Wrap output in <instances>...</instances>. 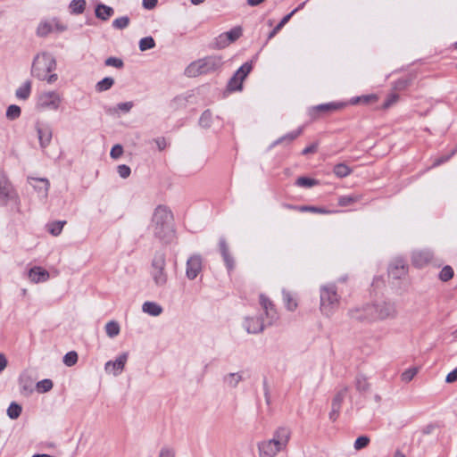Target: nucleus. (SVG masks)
I'll return each instance as SVG.
<instances>
[{
  "label": "nucleus",
  "mask_w": 457,
  "mask_h": 457,
  "mask_svg": "<svg viewBox=\"0 0 457 457\" xmlns=\"http://www.w3.org/2000/svg\"><path fill=\"white\" fill-rule=\"evenodd\" d=\"M291 438V430L287 427L275 429L270 439L260 441L257 444L260 457H276L287 450Z\"/></svg>",
  "instance_id": "f257e3e1"
},
{
  "label": "nucleus",
  "mask_w": 457,
  "mask_h": 457,
  "mask_svg": "<svg viewBox=\"0 0 457 457\" xmlns=\"http://www.w3.org/2000/svg\"><path fill=\"white\" fill-rule=\"evenodd\" d=\"M173 215L164 205H158L153 213L149 228L160 240H169L173 235Z\"/></svg>",
  "instance_id": "f03ea898"
},
{
  "label": "nucleus",
  "mask_w": 457,
  "mask_h": 457,
  "mask_svg": "<svg viewBox=\"0 0 457 457\" xmlns=\"http://www.w3.org/2000/svg\"><path fill=\"white\" fill-rule=\"evenodd\" d=\"M56 68V61L54 57L47 53L37 54L31 67L32 76L40 80H46L47 83L52 84L57 80V74L52 73Z\"/></svg>",
  "instance_id": "7ed1b4c3"
},
{
  "label": "nucleus",
  "mask_w": 457,
  "mask_h": 457,
  "mask_svg": "<svg viewBox=\"0 0 457 457\" xmlns=\"http://www.w3.org/2000/svg\"><path fill=\"white\" fill-rule=\"evenodd\" d=\"M222 59L218 55L207 56L191 62L185 70V74L189 78L208 74L220 69Z\"/></svg>",
  "instance_id": "20e7f679"
},
{
  "label": "nucleus",
  "mask_w": 457,
  "mask_h": 457,
  "mask_svg": "<svg viewBox=\"0 0 457 457\" xmlns=\"http://www.w3.org/2000/svg\"><path fill=\"white\" fill-rule=\"evenodd\" d=\"M320 312L326 316H331L339 307L340 295L335 285L328 284L320 287Z\"/></svg>",
  "instance_id": "39448f33"
},
{
  "label": "nucleus",
  "mask_w": 457,
  "mask_h": 457,
  "mask_svg": "<svg viewBox=\"0 0 457 457\" xmlns=\"http://www.w3.org/2000/svg\"><path fill=\"white\" fill-rule=\"evenodd\" d=\"M165 267V255L162 253H156L152 262L150 275L157 287H164L167 285L168 274Z\"/></svg>",
  "instance_id": "423d86ee"
},
{
  "label": "nucleus",
  "mask_w": 457,
  "mask_h": 457,
  "mask_svg": "<svg viewBox=\"0 0 457 457\" xmlns=\"http://www.w3.org/2000/svg\"><path fill=\"white\" fill-rule=\"evenodd\" d=\"M372 305L376 320H394L398 316V310L394 302L379 301Z\"/></svg>",
  "instance_id": "0eeeda50"
},
{
  "label": "nucleus",
  "mask_w": 457,
  "mask_h": 457,
  "mask_svg": "<svg viewBox=\"0 0 457 457\" xmlns=\"http://www.w3.org/2000/svg\"><path fill=\"white\" fill-rule=\"evenodd\" d=\"M16 198V192L5 172L0 169V206Z\"/></svg>",
  "instance_id": "6e6552de"
},
{
  "label": "nucleus",
  "mask_w": 457,
  "mask_h": 457,
  "mask_svg": "<svg viewBox=\"0 0 457 457\" xmlns=\"http://www.w3.org/2000/svg\"><path fill=\"white\" fill-rule=\"evenodd\" d=\"M252 64L249 62L244 63L228 80L227 88L230 92L238 91L242 89V84L245 79L252 71Z\"/></svg>",
  "instance_id": "1a4fd4ad"
},
{
  "label": "nucleus",
  "mask_w": 457,
  "mask_h": 457,
  "mask_svg": "<svg viewBox=\"0 0 457 457\" xmlns=\"http://www.w3.org/2000/svg\"><path fill=\"white\" fill-rule=\"evenodd\" d=\"M62 103L61 96L55 91L43 92L38 97L37 105L42 109L56 111Z\"/></svg>",
  "instance_id": "9d476101"
},
{
  "label": "nucleus",
  "mask_w": 457,
  "mask_h": 457,
  "mask_svg": "<svg viewBox=\"0 0 457 457\" xmlns=\"http://www.w3.org/2000/svg\"><path fill=\"white\" fill-rule=\"evenodd\" d=\"M129 359V353H122L114 361H108L104 365V370L114 377L119 376L124 370Z\"/></svg>",
  "instance_id": "9b49d317"
},
{
  "label": "nucleus",
  "mask_w": 457,
  "mask_h": 457,
  "mask_svg": "<svg viewBox=\"0 0 457 457\" xmlns=\"http://www.w3.org/2000/svg\"><path fill=\"white\" fill-rule=\"evenodd\" d=\"M259 303L262 310L264 311L267 324H273V322H275L278 319V315L272 301L265 295L261 294L259 296Z\"/></svg>",
  "instance_id": "f8f14e48"
},
{
  "label": "nucleus",
  "mask_w": 457,
  "mask_h": 457,
  "mask_svg": "<svg viewBox=\"0 0 457 457\" xmlns=\"http://www.w3.org/2000/svg\"><path fill=\"white\" fill-rule=\"evenodd\" d=\"M35 129L37 134L40 147L46 149L52 141L53 130L50 125L43 122H37Z\"/></svg>",
  "instance_id": "ddd939ff"
},
{
  "label": "nucleus",
  "mask_w": 457,
  "mask_h": 457,
  "mask_svg": "<svg viewBox=\"0 0 457 457\" xmlns=\"http://www.w3.org/2000/svg\"><path fill=\"white\" fill-rule=\"evenodd\" d=\"M203 268V259L199 254L190 256L187 261L186 276L188 279H195Z\"/></svg>",
  "instance_id": "4468645a"
},
{
  "label": "nucleus",
  "mask_w": 457,
  "mask_h": 457,
  "mask_svg": "<svg viewBox=\"0 0 457 457\" xmlns=\"http://www.w3.org/2000/svg\"><path fill=\"white\" fill-rule=\"evenodd\" d=\"M434 254L428 249L415 250L411 253V263L417 268H423L430 263Z\"/></svg>",
  "instance_id": "2eb2a0df"
},
{
  "label": "nucleus",
  "mask_w": 457,
  "mask_h": 457,
  "mask_svg": "<svg viewBox=\"0 0 457 457\" xmlns=\"http://www.w3.org/2000/svg\"><path fill=\"white\" fill-rule=\"evenodd\" d=\"M408 273V265L401 257L395 258L389 265L388 274L395 279H400Z\"/></svg>",
  "instance_id": "dca6fc26"
},
{
  "label": "nucleus",
  "mask_w": 457,
  "mask_h": 457,
  "mask_svg": "<svg viewBox=\"0 0 457 457\" xmlns=\"http://www.w3.org/2000/svg\"><path fill=\"white\" fill-rule=\"evenodd\" d=\"M244 328L248 333L257 334L262 332L267 324V320L261 317H246L243 323Z\"/></svg>",
  "instance_id": "f3484780"
},
{
  "label": "nucleus",
  "mask_w": 457,
  "mask_h": 457,
  "mask_svg": "<svg viewBox=\"0 0 457 457\" xmlns=\"http://www.w3.org/2000/svg\"><path fill=\"white\" fill-rule=\"evenodd\" d=\"M351 316L360 321H376L372 304H366L361 308L352 310Z\"/></svg>",
  "instance_id": "a211bd4d"
},
{
  "label": "nucleus",
  "mask_w": 457,
  "mask_h": 457,
  "mask_svg": "<svg viewBox=\"0 0 457 457\" xmlns=\"http://www.w3.org/2000/svg\"><path fill=\"white\" fill-rule=\"evenodd\" d=\"M29 278L33 283L45 282L49 278V272L41 267H33L29 270Z\"/></svg>",
  "instance_id": "6ab92c4d"
},
{
  "label": "nucleus",
  "mask_w": 457,
  "mask_h": 457,
  "mask_svg": "<svg viewBox=\"0 0 457 457\" xmlns=\"http://www.w3.org/2000/svg\"><path fill=\"white\" fill-rule=\"evenodd\" d=\"M29 184L44 197L47 196L50 183L46 179L29 178Z\"/></svg>",
  "instance_id": "aec40b11"
},
{
  "label": "nucleus",
  "mask_w": 457,
  "mask_h": 457,
  "mask_svg": "<svg viewBox=\"0 0 457 457\" xmlns=\"http://www.w3.org/2000/svg\"><path fill=\"white\" fill-rule=\"evenodd\" d=\"M95 13L96 18L102 21H107L110 17H112L114 13V11L112 7L105 5L104 4H98L96 7Z\"/></svg>",
  "instance_id": "412c9836"
},
{
  "label": "nucleus",
  "mask_w": 457,
  "mask_h": 457,
  "mask_svg": "<svg viewBox=\"0 0 457 457\" xmlns=\"http://www.w3.org/2000/svg\"><path fill=\"white\" fill-rule=\"evenodd\" d=\"M142 311L151 316L157 317L162 314V307L155 302H145L142 305Z\"/></svg>",
  "instance_id": "4be33fe9"
},
{
  "label": "nucleus",
  "mask_w": 457,
  "mask_h": 457,
  "mask_svg": "<svg viewBox=\"0 0 457 457\" xmlns=\"http://www.w3.org/2000/svg\"><path fill=\"white\" fill-rule=\"evenodd\" d=\"M54 30V21H41L37 29V34L39 37H46Z\"/></svg>",
  "instance_id": "5701e85b"
},
{
  "label": "nucleus",
  "mask_w": 457,
  "mask_h": 457,
  "mask_svg": "<svg viewBox=\"0 0 457 457\" xmlns=\"http://www.w3.org/2000/svg\"><path fill=\"white\" fill-rule=\"evenodd\" d=\"M243 379L241 373H228L223 378V382L229 387H236Z\"/></svg>",
  "instance_id": "b1692460"
},
{
  "label": "nucleus",
  "mask_w": 457,
  "mask_h": 457,
  "mask_svg": "<svg viewBox=\"0 0 457 457\" xmlns=\"http://www.w3.org/2000/svg\"><path fill=\"white\" fill-rule=\"evenodd\" d=\"M298 11V8L293 10L290 13L283 17L279 23L270 32L268 40L271 39L291 19V17Z\"/></svg>",
  "instance_id": "393cba45"
},
{
  "label": "nucleus",
  "mask_w": 457,
  "mask_h": 457,
  "mask_svg": "<svg viewBox=\"0 0 457 457\" xmlns=\"http://www.w3.org/2000/svg\"><path fill=\"white\" fill-rule=\"evenodd\" d=\"M344 105V104L336 103L322 104L315 106L313 112H332L341 109Z\"/></svg>",
  "instance_id": "a878e982"
},
{
  "label": "nucleus",
  "mask_w": 457,
  "mask_h": 457,
  "mask_svg": "<svg viewBox=\"0 0 457 457\" xmlns=\"http://www.w3.org/2000/svg\"><path fill=\"white\" fill-rule=\"evenodd\" d=\"M31 91V82L26 81L23 85H21L17 90H16V96L19 99L26 100L29 98Z\"/></svg>",
  "instance_id": "bb28decb"
},
{
  "label": "nucleus",
  "mask_w": 457,
  "mask_h": 457,
  "mask_svg": "<svg viewBox=\"0 0 457 457\" xmlns=\"http://www.w3.org/2000/svg\"><path fill=\"white\" fill-rule=\"evenodd\" d=\"M283 300L286 305V308L290 311L294 312L297 308V302L294 298V296L291 295V293L283 290Z\"/></svg>",
  "instance_id": "cd10ccee"
},
{
  "label": "nucleus",
  "mask_w": 457,
  "mask_h": 457,
  "mask_svg": "<svg viewBox=\"0 0 457 457\" xmlns=\"http://www.w3.org/2000/svg\"><path fill=\"white\" fill-rule=\"evenodd\" d=\"M66 221H54L47 224V231L54 237L59 236L62 233V228Z\"/></svg>",
  "instance_id": "c85d7f7f"
},
{
  "label": "nucleus",
  "mask_w": 457,
  "mask_h": 457,
  "mask_svg": "<svg viewBox=\"0 0 457 457\" xmlns=\"http://www.w3.org/2000/svg\"><path fill=\"white\" fill-rule=\"evenodd\" d=\"M120 325L118 322L112 320L106 323L105 325V332L107 336L111 338L115 337L120 334Z\"/></svg>",
  "instance_id": "c756f323"
},
{
  "label": "nucleus",
  "mask_w": 457,
  "mask_h": 457,
  "mask_svg": "<svg viewBox=\"0 0 457 457\" xmlns=\"http://www.w3.org/2000/svg\"><path fill=\"white\" fill-rule=\"evenodd\" d=\"M347 392H348L347 386H344L343 388H341L334 396V398L332 400V405L336 406V407H337V409L341 410V404H342L345 397L346 396Z\"/></svg>",
  "instance_id": "7c9ffc66"
},
{
  "label": "nucleus",
  "mask_w": 457,
  "mask_h": 457,
  "mask_svg": "<svg viewBox=\"0 0 457 457\" xmlns=\"http://www.w3.org/2000/svg\"><path fill=\"white\" fill-rule=\"evenodd\" d=\"M355 387L360 392H366L370 388L367 377L359 374L355 378Z\"/></svg>",
  "instance_id": "2f4dec72"
},
{
  "label": "nucleus",
  "mask_w": 457,
  "mask_h": 457,
  "mask_svg": "<svg viewBox=\"0 0 457 457\" xmlns=\"http://www.w3.org/2000/svg\"><path fill=\"white\" fill-rule=\"evenodd\" d=\"M86 8L85 0H72L70 4L71 12L74 14H81Z\"/></svg>",
  "instance_id": "473e14b6"
},
{
  "label": "nucleus",
  "mask_w": 457,
  "mask_h": 457,
  "mask_svg": "<svg viewBox=\"0 0 457 457\" xmlns=\"http://www.w3.org/2000/svg\"><path fill=\"white\" fill-rule=\"evenodd\" d=\"M114 84V79L111 77H106L96 83V90L98 92H104L110 89Z\"/></svg>",
  "instance_id": "72a5a7b5"
},
{
  "label": "nucleus",
  "mask_w": 457,
  "mask_h": 457,
  "mask_svg": "<svg viewBox=\"0 0 457 457\" xmlns=\"http://www.w3.org/2000/svg\"><path fill=\"white\" fill-rule=\"evenodd\" d=\"M21 411H22L21 406L14 402H12L7 409V415L10 419L16 420L20 417Z\"/></svg>",
  "instance_id": "f704fd0d"
},
{
  "label": "nucleus",
  "mask_w": 457,
  "mask_h": 457,
  "mask_svg": "<svg viewBox=\"0 0 457 457\" xmlns=\"http://www.w3.org/2000/svg\"><path fill=\"white\" fill-rule=\"evenodd\" d=\"M133 106H134V104L131 101L120 103L112 109H110L109 113H114V112H117L118 111L127 113V112H130V110L133 108Z\"/></svg>",
  "instance_id": "c9c22d12"
},
{
  "label": "nucleus",
  "mask_w": 457,
  "mask_h": 457,
  "mask_svg": "<svg viewBox=\"0 0 457 457\" xmlns=\"http://www.w3.org/2000/svg\"><path fill=\"white\" fill-rule=\"evenodd\" d=\"M361 199V195H343L338 199V204L340 206H348L353 204V203L358 202Z\"/></svg>",
  "instance_id": "e433bc0d"
},
{
  "label": "nucleus",
  "mask_w": 457,
  "mask_h": 457,
  "mask_svg": "<svg viewBox=\"0 0 457 457\" xmlns=\"http://www.w3.org/2000/svg\"><path fill=\"white\" fill-rule=\"evenodd\" d=\"M334 173L338 178H345L351 173V169L345 163H338L334 167Z\"/></svg>",
  "instance_id": "4c0bfd02"
},
{
  "label": "nucleus",
  "mask_w": 457,
  "mask_h": 457,
  "mask_svg": "<svg viewBox=\"0 0 457 457\" xmlns=\"http://www.w3.org/2000/svg\"><path fill=\"white\" fill-rule=\"evenodd\" d=\"M155 46L154 39L152 37H145L139 41V49L144 52Z\"/></svg>",
  "instance_id": "58836bf2"
},
{
  "label": "nucleus",
  "mask_w": 457,
  "mask_h": 457,
  "mask_svg": "<svg viewBox=\"0 0 457 457\" xmlns=\"http://www.w3.org/2000/svg\"><path fill=\"white\" fill-rule=\"evenodd\" d=\"M453 269L451 266L446 265L441 270L438 277L440 280L446 282L453 277Z\"/></svg>",
  "instance_id": "ea45409f"
},
{
  "label": "nucleus",
  "mask_w": 457,
  "mask_h": 457,
  "mask_svg": "<svg viewBox=\"0 0 457 457\" xmlns=\"http://www.w3.org/2000/svg\"><path fill=\"white\" fill-rule=\"evenodd\" d=\"M242 36V29L240 27H235L229 31L225 33V37L229 42H234Z\"/></svg>",
  "instance_id": "a19ab883"
},
{
  "label": "nucleus",
  "mask_w": 457,
  "mask_h": 457,
  "mask_svg": "<svg viewBox=\"0 0 457 457\" xmlns=\"http://www.w3.org/2000/svg\"><path fill=\"white\" fill-rule=\"evenodd\" d=\"M21 108L18 105L12 104L7 108L6 117L7 119L13 120L20 117Z\"/></svg>",
  "instance_id": "79ce46f5"
},
{
  "label": "nucleus",
  "mask_w": 457,
  "mask_h": 457,
  "mask_svg": "<svg viewBox=\"0 0 457 457\" xmlns=\"http://www.w3.org/2000/svg\"><path fill=\"white\" fill-rule=\"evenodd\" d=\"M53 388V382L51 379H43L37 383V389L39 393H46Z\"/></svg>",
  "instance_id": "37998d69"
},
{
  "label": "nucleus",
  "mask_w": 457,
  "mask_h": 457,
  "mask_svg": "<svg viewBox=\"0 0 457 457\" xmlns=\"http://www.w3.org/2000/svg\"><path fill=\"white\" fill-rule=\"evenodd\" d=\"M77 361L78 354L74 351L67 353L63 357V363L68 367L75 365Z\"/></svg>",
  "instance_id": "c03bdc74"
},
{
  "label": "nucleus",
  "mask_w": 457,
  "mask_h": 457,
  "mask_svg": "<svg viewBox=\"0 0 457 457\" xmlns=\"http://www.w3.org/2000/svg\"><path fill=\"white\" fill-rule=\"evenodd\" d=\"M129 24V18L128 16H122L120 18L115 19L112 21L113 28L117 29H123L127 28Z\"/></svg>",
  "instance_id": "a18cd8bd"
},
{
  "label": "nucleus",
  "mask_w": 457,
  "mask_h": 457,
  "mask_svg": "<svg viewBox=\"0 0 457 457\" xmlns=\"http://www.w3.org/2000/svg\"><path fill=\"white\" fill-rule=\"evenodd\" d=\"M212 122V112L209 110L204 111L200 119L199 124L203 128H209Z\"/></svg>",
  "instance_id": "49530a36"
},
{
  "label": "nucleus",
  "mask_w": 457,
  "mask_h": 457,
  "mask_svg": "<svg viewBox=\"0 0 457 457\" xmlns=\"http://www.w3.org/2000/svg\"><path fill=\"white\" fill-rule=\"evenodd\" d=\"M298 211L299 212H311L322 213V214H328V213L332 212L331 211H328V210H326L323 208H319V207H315V206H307V205L300 206L298 208Z\"/></svg>",
  "instance_id": "de8ad7c7"
},
{
  "label": "nucleus",
  "mask_w": 457,
  "mask_h": 457,
  "mask_svg": "<svg viewBox=\"0 0 457 457\" xmlns=\"http://www.w3.org/2000/svg\"><path fill=\"white\" fill-rule=\"evenodd\" d=\"M418 373V368H411L406 370H404L402 373L401 378L403 382L408 383L413 379L415 375Z\"/></svg>",
  "instance_id": "09e8293b"
},
{
  "label": "nucleus",
  "mask_w": 457,
  "mask_h": 457,
  "mask_svg": "<svg viewBox=\"0 0 457 457\" xmlns=\"http://www.w3.org/2000/svg\"><path fill=\"white\" fill-rule=\"evenodd\" d=\"M411 82V78L400 79H398L397 81L395 82L394 89L395 90H398V91L404 90L405 88H407L409 87Z\"/></svg>",
  "instance_id": "8fccbe9b"
},
{
  "label": "nucleus",
  "mask_w": 457,
  "mask_h": 457,
  "mask_svg": "<svg viewBox=\"0 0 457 457\" xmlns=\"http://www.w3.org/2000/svg\"><path fill=\"white\" fill-rule=\"evenodd\" d=\"M317 183L318 182L315 179L306 178V177H300L296 179V182H295V184L298 187H311L316 185Z\"/></svg>",
  "instance_id": "3c124183"
},
{
  "label": "nucleus",
  "mask_w": 457,
  "mask_h": 457,
  "mask_svg": "<svg viewBox=\"0 0 457 457\" xmlns=\"http://www.w3.org/2000/svg\"><path fill=\"white\" fill-rule=\"evenodd\" d=\"M370 443V438L366 436H359L355 442H354V449L359 451V450H361L363 448H365L366 446H368Z\"/></svg>",
  "instance_id": "603ef678"
},
{
  "label": "nucleus",
  "mask_w": 457,
  "mask_h": 457,
  "mask_svg": "<svg viewBox=\"0 0 457 457\" xmlns=\"http://www.w3.org/2000/svg\"><path fill=\"white\" fill-rule=\"evenodd\" d=\"M399 100V96L397 94H390L386 100L385 101V103L383 104L382 105V108L383 109H388L390 108L392 105H394L395 104H396Z\"/></svg>",
  "instance_id": "864d4df0"
},
{
  "label": "nucleus",
  "mask_w": 457,
  "mask_h": 457,
  "mask_svg": "<svg viewBox=\"0 0 457 457\" xmlns=\"http://www.w3.org/2000/svg\"><path fill=\"white\" fill-rule=\"evenodd\" d=\"M302 133V129H298L296 131L290 132L287 134L285 137L278 138L275 144H279L284 140L293 141L295 140L300 134Z\"/></svg>",
  "instance_id": "5fc2aeb1"
},
{
  "label": "nucleus",
  "mask_w": 457,
  "mask_h": 457,
  "mask_svg": "<svg viewBox=\"0 0 457 457\" xmlns=\"http://www.w3.org/2000/svg\"><path fill=\"white\" fill-rule=\"evenodd\" d=\"M105 65L106 66H112V67H115V68H118V69H120L123 67V62L121 59L120 58H116V57H109L105 60L104 62Z\"/></svg>",
  "instance_id": "6e6d98bb"
},
{
  "label": "nucleus",
  "mask_w": 457,
  "mask_h": 457,
  "mask_svg": "<svg viewBox=\"0 0 457 457\" xmlns=\"http://www.w3.org/2000/svg\"><path fill=\"white\" fill-rule=\"evenodd\" d=\"M122 154H123L122 146L120 145H115L111 149L110 155L113 159H118L122 155Z\"/></svg>",
  "instance_id": "4d7b16f0"
},
{
  "label": "nucleus",
  "mask_w": 457,
  "mask_h": 457,
  "mask_svg": "<svg viewBox=\"0 0 457 457\" xmlns=\"http://www.w3.org/2000/svg\"><path fill=\"white\" fill-rule=\"evenodd\" d=\"M118 173L122 179H127L131 172V170L129 166L125 164H121L118 166Z\"/></svg>",
  "instance_id": "13d9d810"
},
{
  "label": "nucleus",
  "mask_w": 457,
  "mask_h": 457,
  "mask_svg": "<svg viewBox=\"0 0 457 457\" xmlns=\"http://www.w3.org/2000/svg\"><path fill=\"white\" fill-rule=\"evenodd\" d=\"M221 255L223 257V260L226 263L227 268L228 270H232L234 268V260H233L232 256L230 255L229 252L223 253Z\"/></svg>",
  "instance_id": "bf43d9fd"
},
{
  "label": "nucleus",
  "mask_w": 457,
  "mask_h": 457,
  "mask_svg": "<svg viewBox=\"0 0 457 457\" xmlns=\"http://www.w3.org/2000/svg\"><path fill=\"white\" fill-rule=\"evenodd\" d=\"M455 381H457V367L453 371L448 373L446 378H445V382L446 383L451 384V383H453Z\"/></svg>",
  "instance_id": "052dcab7"
},
{
  "label": "nucleus",
  "mask_w": 457,
  "mask_h": 457,
  "mask_svg": "<svg viewBox=\"0 0 457 457\" xmlns=\"http://www.w3.org/2000/svg\"><path fill=\"white\" fill-rule=\"evenodd\" d=\"M173 450L170 448H162L158 457H174Z\"/></svg>",
  "instance_id": "680f3d73"
},
{
  "label": "nucleus",
  "mask_w": 457,
  "mask_h": 457,
  "mask_svg": "<svg viewBox=\"0 0 457 457\" xmlns=\"http://www.w3.org/2000/svg\"><path fill=\"white\" fill-rule=\"evenodd\" d=\"M437 428V425L436 424H428L427 426H425L422 429V433L424 435H429V434H432L435 429Z\"/></svg>",
  "instance_id": "e2e57ef3"
},
{
  "label": "nucleus",
  "mask_w": 457,
  "mask_h": 457,
  "mask_svg": "<svg viewBox=\"0 0 457 457\" xmlns=\"http://www.w3.org/2000/svg\"><path fill=\"white\" fill-rule=\"evenodd\" d=\"M157 2L158 0H143V6L147 10H151L156 6Z\"/></svg>",
  "instance_id": "0e129e2a"
},
{
  "label": "nucleus",
  "mask_w": 457,
  "mask_h": 457,
  "mask_svg": "<svg viewBox=\"0 0 457 457\" xmlns=\"http://www.w3.org/2000/svg\"><path fill=\"white\" fill-rule=\"evenodd\" d=\"M317 147H318L317 144H312V145H309V146L305 147V148L303 150L302 154H304V155H306V154H309L315 153V152H316V150H317Z\"/></svg>",
  "instance_id": "69168bd1"
},
{
  "label": "nucleus",
  "mask_w": 457,
  "mask_h": 457,
  "mask_svg": "<svg viewBox=\"0 0 457 457\" xmlns=\"http://www.w3.org/2000/svg\"><path fill=\"white\" fill-rule=\"evenodd\" d=\"M340 410L337 407L332 405L331 411L329 412V419L335 421L339 414Z\"/></svg>",
  "instance_id": "338daca9"
},
{
  "label": "nucleus",
  "mask_w": 457,
  "mask_h": 457,
  "mask_svg": "<svg viewBox=\"0 0 457 457\" xmlns=\"http://www.w3.org/2000/svg\"><path fill=\"white\" fill-rule=\"evenodd\" d=\"M54 21V29H55L58 31H64L66 29V26L62 24L57 19H53Z\"/></svg>",
  "instance_id": "774afa93"
}]
</instances>
